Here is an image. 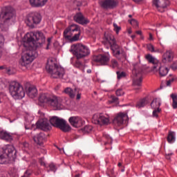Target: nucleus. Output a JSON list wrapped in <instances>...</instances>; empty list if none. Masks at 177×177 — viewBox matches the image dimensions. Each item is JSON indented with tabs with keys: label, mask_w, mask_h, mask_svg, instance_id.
<instances>
[{
	"label": "nucleus",
	"mask_w": 177,
	"mask_h": 177,
	"mask_svg": "<svg viewBox=\"0 0 177 177\" xmlns=\"http://www.w3.org/2000/svg\"><path fill=\"white\" fill-rule=\"evenodd\" d=\"M27 43L29 44H32L33 46L30 47V49L28 50L26 53L21 56V59L19 61V64L22 67H27L29 64H31L34 61V59L38 56L37 50L35 48L41 46L42 44H45V35L41 32H30L27 35Z\"/></svg>",
	"instance_id": "f257e3e1"
},
{
	"label": "nucleus",
	"mask_w": 177,
	"mask_h": 177,
	"mask_svg": "<svg viewBox=\"0 0 177 177\" xmlns=\"http://www.w3.org/2000/svg\"><path fill=\"white\" fill-rule=\"evenodd\" d=\"M16 17V12L11 6L5 7L0 15V28L2 31H6L10 24V21Z\"/></svg>",
	"instance_id": "f03ea898"
},
{
	"label": "nucleus",
	"mask_w": 177,
	"mask_h": 177,
	"mask_svg": "<svg viewBox=\"0 0 177 177\" xmlns=\"http://www.w3.org/2000/svg\"><path fill=\"white\" fill-rule=\"evenodd\" d=\"M81 35V28L77 24H71L65 28L63 32V37L67 41L75 42L80 39Z\"/></svg>",
	"instance_id": "7ed1b4c3"
},
{
	"label": "nucleus",
	"mask_w": 177,
	"mask_h": 177,
	"mask_svg": "<svg viewBox=\"0 0 177 177\" xmlns=\"http://www.w3.org/2000/svg\"><path fill=\"white\" fill-rule=\"evenodd\" d=\"M46 70L51 74L53 78H62L64 75V68L58 66L53 58L47 60Z\"/></svg>",
	"instance_id": "20e7f679"
},
{
	"label": "nucleus",
	"mask_w": 177,
	"mask_h": 177,
	"mask_svg": "<svg viewBox=\"0 0 177 177\" xmlns=\"http://www.w3.org/2000/svg\"><path fill=\"white\" fill-rule=\"evenodd\" d=\"M70 51L72 52L73 55L75 56L77 60H79V59H84V57H86V56L91 55L89 48L82 44L72 45Z\"/></svg>",
	"instance_id": "39448f33"
},
{
	"label": "nucleus",
	"mask_w": 177,
	"mask_h": 177,
	"mask_svg": "<svg viewBox=\"0 0 177 177\" xmlns=\"http://www.w3.org/2000/svg\"><path fill=\"white\" fill-rule=\"evenodd\" d=\"M9 91L14 99H23L26 96V91L23 86L17 82H12L10 84Z\"/></svg>",
	"instance_id": "423d86ee"
},
{
	"label": "nucleus",
	"mask_w": 177,
	"mask_h": 177,
	"mask_svg": "<svg viewBox=\"0 0 177 177\" xmlns=\"http://www.w3.org/2000/svg\"><path fill=\"white\" fill-rule=\"evenodd\" d=\"M50 124L55 128H59L63 132H70L71 131V127L70 124H67V122L64 119H60L57 116H53L50 119Z\"/></svg>",
	"instance_id": "0eeeda50"
},
{
	"label": "nucleus",
	"mask_w": 177,
	"mask_h": 177,
	"mask_svg": "<svg viewBox=\"0 0 177 177\" xmlns=\"http://www.w3.org/2000/svg\"><path fill=\"white\" fill-rule=\"evenodd\" d=\"M42 17L38 12H32L27 16L26 24L30 28H35V24H39Z\"/></svg>",
	"instance_id": "6e6552de"
},
{
	"label": "nucleus",
	"mask_w": 177,
	"mask_h": 177,
	"mask_svg": "<svg viewBox=\"0 0 177 177\" xmlns=\"http://www.w3.org/2000/svg\"><path fill=\"white\" fill-rule=\"evenodd\" d=\"M1 149L7 161H15L16 160L17 151L13 145H8Z\"/></svg>",
	"instance_id": "1a4fd4ad"
},
{
	"label": "nucleus",
	"mask_w": 177,
	"mask_h": 177,
	"mask_svg": "<svg viewBox=\"0 0 177 177\" xmlns=\"http://www.w3.org/2000/svg\"><path fill=\"white\" fill-rule=\"evenodd\" d=\"M109 121V118L99 113L94 114L92 119V122L97 125H107Z\"/></svg>",
	"instance_id": "9d476101"
},
{
	"label": "nucleus",
	"mask_w": 177,
	"mask_h": 177,
	"mask_svg": "<svg viewBox=\"0 0 177 177\" xmlns=\"http://www.w3.org/2000/svg\"><path fill=\"white\" fill-rule=\"evenodd\" d=\"M129 118H128V114L124 113H119L113 119V122L118 125V127H121L122 124L127 123Z\"/></svg>",
	"instance_id": "9b49d317"
},
{
	"label": "nucleus",
	"mask_w": 177,
	"mask_h": 177,
	"mask_svg": "<svg viewBox=\"0 0 177 177\" xmlns=\"http://www.w3.org/2000/svg\"><path fill=\"white\" fill-rule=\"evenodd\" d=\"M47 104L53 108L54 110H59L60 109V102H59V98L56 95H50Z\"/></svg>",
	"instance_id": "f8f14e48"
},
{
	"label": "nucleus",
	"mask_w": 177,
	"mask_h": 177,
	"mask_svg": "<svg viewBox=\"0 0 177 177\" xmlns=\"http://www.w3.org/2000/svg\"><path fill=\"white\" fill-rule=\"evenodd\" d=\"M94 62L100 63L102 66H107L110 62V55H98L94 57Z\"/></svg>",
	"instance_id": "ddd939ff"
},
{
	"label": "nucleus",
	"mask_w": 177,
	"mask_h": 177,
	"mask_svg": "<svg viewBox=\"0 0 177 177\" xmlns=\"http://www.w3.org/2000/svg\"><path fill=\"white\" fill-rule=\"evenodd\" d=\"M36 128L42 131H49L50 125L48 122V119H41L36 122Z\"/></svg>",
	"instance_id": "4468645a"
},
{
	"label": "nucleus",
	"mask_w": 177,
	"mask_h": 177,
	"mask_svg": "<svg viewBox=\"0 0 177 177\" xmlns=\"http://www.w3.org/2000/svg\"><path fill=\"white\" fill-rule=\"evenodd\" d=\"M73 20L78 24H82V26H85V24H88L90 22L89 19L85 18L81 12L76 13L73 17Z\"/></svg>",
	"instance_id": "2eb2a0df"
},
{
	"label": "nucleus",
	"mask_w": 177,
	"mask_h": 177,
	"mask_svg": "<svg viewBox=\"0 0 177 177\" xmlns=\"http://www.w3.org/2000/svg\"><path fill=\"white\" fill-rule=\"evenodd\" d=\"M118 5V1L115 0H104L101 3V6L104 9H114V8H117Z\"/></svg>",
	"instance_id": "dca6fc26"
},
{
	"label": "nucleus",
	"mask_w": 177,
	"mask_h": 177,
	"mask_svg": "<svg viewBox=\"0 0 177 177\" xmlns=\"http://www.w3.org/2000/svg\"><path fill=\"white\" fill-rule=\"evenodd\" d=\"M153 5L157 9H165L169 5V0H153Z\"/></svg>",
	"instance_id": "f3484780"
},
{
	"label": "nucleus",
	"mask_w": 177,
	"mask_h": 177,
	"mask_svg": "<svg viewBox=\"0 0 177 177\" xmlns=\"http://www.w3.org/2000/svg\"><path fill=\"white\" fill-rule=\"evenodd\" d=\"M46 138L45 133L41 132L33 137V140L37 145H39V146H42L46 140Z\"/></svg>",
	"instance_id": "a211bd4d"
},
{
	"label": "nucleus",
	"mask_w": 177,
	"mask_h": 177,
	"mask_svg": "<svg viewBox=\"0 0 177 177\" xmlns=\"http://www.w3.org/2000/svg\"><path fill=\"white\" fill-rule=\"evenodd\" d=\"M158 67H159V75H160V77H165V75L168 74V71H169V69H168V68L165 66H161V64L158 63L157 64L153 65V70H156V68H157Z\"/></svg>",
	"instance_id": "6ab92c4d"
},
{
	"label": "nucleus",
	"mask_w": 177,
	"mask_h": 177,
	"mask_svg": "<svg viewBox=\"0 0 177 177\" xmlns=\"http://www.w3.org/2000/svg\"><path fill=\"white\" fill-rule=\"evenodd\" d=\"M26 93L29 97L34 99L38 95V91L35 86H30L28 88H26Z\"/></svg>",
	"instance_id": "aec40b11"
},
{
	"label": "nucleus",
	"mask_w": 177,
	"mask_h": 177,
	"mask_svg": "<svg viewBox=\"0 0 177 177\" xmlns=\"http://www.w3.org/2000/svg\"><path fill=\"white\" fill-rule=\"evenodd\" d=\"M68 121L71 125H72V127H75V128H78V127H80V124L82 122L81 119L78 116H72L69 118Z\"/></svg>",
	"instance_id": "412c9836"
},
{
	"label": "nucleus",
	"mask_w": 177,
	"mask_h": 177,
	"mask_svg": "<svg viewBox=\"0 0 177 177\" xmlns=\"http://www.w3.org/2000/svg\"><path fill=\"white\" fill-rule=\"evenodd\" d=\"M0 139L6 140V142H12L13 140V137L10 133L6 131H0Z\"/></svg>",
	"instance_id": "4be33fe9"
},
{
	"label": "nucleus",
	"mask_w": 177,
	"mask_h": 177,
	"mask_svg": "<svg viewBox=\"0 0 177 177\" xmlns=\"http://www.w3.org/2000/svg\"><path fill=\"white\" fill-rule=\"evenodd\" d=\"M29 2L33 8H39L44 6L48 0H29Z\"/></svg>",
	"instance_id": "5701e85b"
},
{
	"label": "nucleus",
	"mask_w": 177,
	"mask_h": 177,
	"mask_svg": "<svg viewBox=\"0 0 177 177\" xmlns=\"http://www.w3.org/2000/svg\"><path fill=\"white\" fill-rule=\"evenodd\" d=\"M106 41H108L109 45H111V49H118V44H117V41H115L114 36H107Z\"/></svg>",
	"instance_id": "b1692460"
},
{
	"label": "nucleus",
	"mask_w": 177,
	"mask_h": 177,
	"mask_svg": "<svg viewBox=\"0 0 177 177\" xmlns=\"http://www.w3.org/2000/svg\"><path fill=\"white\" fill-rule=\"evenodd\" d=\"M174 59V53L171 50L167 51L162 56V62H172Z\"/></svg>",
	"instance_id": "393cba45"
},
{
	"label": "nucleus",
	"mask_w": 177,
	"mask_h": 177,
	"mask_svg": "<svg viewBox=\"0 0 177 177\" xmlns=\"http://www.w3.org/2000/svg\"><path fill=\"white\" fill-rule=\"evenodd\" d=\"M64 93L68 95L71 99H74L75 97V95H77V88L73 90L70 87H67L64 89Z\"/></svg>",
	"instance_id": "a878e982"
},
{
	"label": "nucleus",
	"mask_w": 177,
	"mask_h": 177,
	"mask_svg": "<svg viewBox=\"0 0 177 177\" xmlns=\"http://www.w3.org/2000/svg\"><path fill=\"white\" fill-rule=\"evenodd\" d=\"M50 95L48 93H41L39 97V102L40 103H46L48 104V101L49 100Z\"/></svg>",
	"instance_id": "bb28decb"
},
{
	"label": "nucleus",
	"mask_w": 177,
	"mask_h": 177,
	"mask_svg": "<svg viewBox=\"0 0 177 177\" xmlns=\"http://www.w3.org/2000/svg\"><path fill=\"white\" fill-rule=\"evenodd\" d=\"M167 140L168 143H174L176 140L175 132L169 131Z\"/></svg>",
	"instance_id": "cd10ccee"
},
{
	"label": "nucleus",
	"mask_w": 177,
	"mask_h": 177,
	"mask_svg": "<svg viewBox=\"0 0 177 177\" xmlns=\"http://www.w3.org/2000/svg\"><path fill=\"white\" fill-rule=\"evenodd\" d=\"M160 106H161V102L160 101H158L157 98L153 99L151 103V109H160Z\"/></svg>",
	"instance_id": "c85d7f7f"
},
{
	"label": "nucleus",
	"mask_w": 177,
	"mask_h": 177,
	"mask_svg": "<svg viewBox=\"0 0 177 177\" xmlns=\"http://www.w3.org/2000/svg\"><path fill=\"white\" fill-rule=\"evenodd\" d=\"M149 103V101L147 100V98H143L142 100H140V102L136 104V107L138 109H140L142 107H145L146 104Z\"/></svg>",
	"instance_id": "c756f323"
},
{
	"label": "nucleus",
	"mask_w": 177,
	"mask_h": 177,
	"mask_svg": "<svg viewBox=\"0 0 177 177\" xmlns=\"http://www.w3.org/2000/svg\"><path fill=\"white\" fill-rule=\"evenodd\" d=\"M170 97L173 100V103H172L173 109H177V94L172 93L171 94Z\"/></svg>",
	"instance_id": "7c9ffc66"
},
{
	"label": "nucleus",
	"mask_w": 177,
	"mask_h": 177,
	"mask_svg": "<svg viewBox=\"0 0 177 177\" xmlns=\"http://www.w3.org/2000/svg\"><path fill=\"white\" fill-rule=\"evenodd\" d=\"M142 81H143V78L142 77V76H140L138 79H133V86H142Z\"/></svg>",
	"instance_id": "2f4dec72"
},
{
	"label": "nucleus",
	"mask_w": 177,
	"mask_h": 177,
	"mask_svg": "<svg viewBox=\"0 0 177 177\" xmlns=\"http://www.w3.org/2000/svg\"><path fill=\"white\" fill-rule=\"evenodd\" d=\"M6 158L2 148H0V164H5L6 162Z\"/></svg>",
	"instance_id": "473e14b6"
},
{
	"label": "nucleus",
	"mask_w": 177,
	"mask_h": 177,
	"mask_svg": "<svg viewBox=\"0 0 177 177\" xmlns=\"http://www.w3.org/2000/svg\"><path fill=\"white\" fill-rule=\"evenodd\" d=\"M5 38L3 37V35H0V57L2 56V52H3V48H2V47L3 46Z\"/></svg>",
	"instance_id": "72a5a7b5"
},
{
	"label": "nucleus",
	"mask_w": 177,
	"mask_h": 177,
	"mask_svg": "<svg viewBox=\"0 0 177 177\" xmlns=\"http://www.w3.org/2000/svg\"><path fill=\"white\" fill-rule=\"evenodd\" d=\"M92 129H93V127H92V126L86 125L82 129V131L83 133H89L90 132H92Z\"/></svg>",
	"instance_id": "f704fd0d"
},
{
	"label": "nucleus",
	"mask_w": 177,
	"mask_h": 177,
	"mask_svg": "<svg viewBox=\"0 0 177 177\" xmlns=\"http://www.w3.org/2000/svg\"><path fill=\"white\" fill-rule=\"evenodd\" d=\"M120 49H121V47L120 46H118V48H111L113 53H115V57H117V59H120L119 56H120V55H121Z\"/></svg>",
	"instance_id": "c9c22d12"
},
{
	"label": "nucleus",
	"mask_w": 177,
	"mask_h": 177,
	"mask_svg": "<svg viewBox=\"0 0 177 177\" xmlns=\"http://www.w3.org/2000/svg\"><path fill=\"white\" fill-rule=\"evenodd\" d=\"M145 58L147 59V60H148V62L149 63H152L153 64H154V66H156V59H154V57H153V56H151V55L148 54L146 55Z\"/></svg>",
	"instance_id": "e433bc0d"
},
{
	"label": "nucleus",
	"mask_w": 177,
	"mask_h": 177,
	"mask_svg": "<svg viewBox=\"0 0 177 177\" xmlns=\"http://www.w3.org/2000/svg\"><path fill=\"white\" fill-rule=\"evenodd\" d=\"M75 67L80 68V70H82V71H84V68H85V66H84V64H82V63H81L79 60L75 62Z\"/></svg>",
	"instance_id": "4c0bfd02"
},
{
	"label": "nucleus",
	"mask_w": 177,
	"mask_h": 177,
	"mask_svg": "<svg viewBox=\"0 0 177 177\" xmlns=\"http://www.w3.org/2000/svg\"><path fill=\"white\" fill-rule=\"evenodd\" d=\"M147 48L149 52L154 53V52H159L158 49L155 50L154 46L151 44H149L147 45Z\"/></svg>",
	"instance_id": "58836bf2"
},
{
	"label": "nucleus",
	"mask_w": 177,
	"mask_h": 177,
	"mask_svg": "<svg viewBox=\"0 0 177 177\" xmlns=\"http://www.w3.org/2000/svg\"><path fill=\"white\" fill-rule=\"evenodd\" d=\"M129 22L130 23V24H131V26H133V27H134L135 28H138L139 23L136 19H132L131 20H129Z\"/></svg>",
	"instance_id": "ea45409f"
},
{
	"label": "nucleus",
	"mask_w": 177,
	"mask_h": 177,
	"mask_svg": "<svg viewBox=\"0 0 177 177\" xmlns=\"http://www.w3.org/2000/svg\"><path fill=\"white\" fill-rule=\"evenodd\" d=\"M116 74L118 75V80H121V78H125L127 77L125 72L117 71Z\"/></svg>",
	"instance_id": "a19ab883"
},
{
	"label": "nucleus",
	"mask_w": 177,
	"mask_h": 177,
	"mask_svg": "<svg viewBox=\"0 0 177 177\" xmlns=\"http://www.w3.org/2000/svg\"><path fill=\"white\" fill-rule=\"evenodd\" d=\"M111 67H112V68H115L116 67H118V62H117V60L115 59H111Z\"/></svg>",
	"instance_id": "79ce46f5"
},
{
	"label": "nucleus",
	"mask_w": 177,
	"mask_h": 177,
	"mask_svg": "<svg viewBox=\"0 0 177 177\" xmlns=\"http://www.w3.org/2000/svg\"><path fill=\"white\" fill-rule=\"evenodd\" d=\"M48 167L50 168V171H52L53 172H56L57 167H56V165L54 163H50Z\"/></svg>",
	"instance_id": "37998d69"
},
{
	"label": "nucleus",
	"mask_w": 177,
	"mask_h": 177,
	"mask_svg": "<svg viewBox=\"0 0 177 177\" xmlns=\"http://www.w3.org/2000/svg\"><path fill=\"white\" fill-rule=\"evenodd\" d=\"M177 77L176 76H174L173 77H171V79L167 81V86H171V84H172V82H174V81L176 80Z\"/></svg>",
	"instance_id": "c03bdc74"
},
{
	"label": "nucleus",
	"mask_w": 177,
	"mask_h": 177,
	"mask_svg": "<svg viewBox=\"0 0 177 177\" xmlns=\"http://www.w3.org/2000/svg\"><path fill=\"white\" fill-rule=\"evenodd\" d=\"M113 30L114 31H115L116 34H118L120 31H121V26H118L117 24H113Z\"/></svg>",
	"instance_id": "a18cd8bd"
},
{
	"label": "nucleus",
	"mask_w": 177,
	"mask_h": 177,
	"mask_svg": "<svg viewBox=\"0 0 177 177\" xmlns=\"http://www.w3.org/2000/svg\"><path fill=\"white\" fill-rule=\"evenodd\" d=\"M153 117H156V118L158 117V113H160L161 111V109L158 108V109H153Z\"/></svg>",
	"instance_id": "49530a36"
},
{
	"label": "nucleus",
	"mask_w": 177,
	"mask_h": 177,
	"mask_svg": "<svg viewBox=\"0 0 177 177\" xmlns=\"http://www.w3.org/2000/svg\"><path fill=\"white\" fill-rule=\"evenodd\" d=\"M115 93L116 96H122V95H124V91L121 88H118Z\"/></svg>",
	"instance_id": "de8ad7c7"
},
{
	"label": "nucleus",
	"mask_w": 177,
	"mask_h": 177,
	"mask_svg": "<svg viewBox=\"0 0 177 177\" xmlns=\"http://www.w3.org/2000/svg\"><path fill=\"white\" fill-rule=\"evenodd\" d=\"M111 102L112 103H118V97H117L114 95H112L111 97Z\"/></svg>",
	"instance_id": "09e8293b"
},
{
	"label": "nucleus",
	"mask_w": 177,
	"mask_h": 177,
	"mask_svg": "<svg viewBox=\"0 0 177 177\" xmlns=\"http://www.w3.org/2000/svg\"><path fill=\"white\" fill-rule=\"evenodd\" d=\"M51 42H52V38L48 37V38L47 39V46H46V49L48 50V49L50 48L49 46H50Z\"/></svg>",
	"instance_id": "8fccbe9b"
},
{
	"label": "nucleus",
	"mask_w": 177,
	"mask_h": 177,
	"mask_svg": "<svg viewBox=\"0 0 177 177\" xmlns=\"http://www.w3.org/2000/svg\"><path fill=\"white\" fill-rule=\"evenodd\" d=\"M108 175H111V176H114V169H110L108 171Z\"/></svg>",
	"instance_id": "3c124183"
},
{
	"label": "nucleus",
	"mask_w": 177,
	"mask_h": 177,
	"mask_svg": "<svg viewBox=\"0 0 177 177\" xmlns=\"http://www.w3.org/2000/svg\"><path fill=\"white\" fill-rule=\"evenodd\" d=\"M173 155H174L173 153H166V158H167V160H171V156H173Z\"/></svg>",
	"instance_id": "603ef678"
},
{
	"label": "nucleus",
	"mask_w": 177,
	"mask_h": 177,
	"mask_svg": "<svg viewBox=\"0 0 177 177\" xmlns=\"http://www.w3.org/2000/svg\"><path fill=\"white\" fill-rule=\"evenodd\" d=\"M104 138L107 139L109 140V142H111V138H110V136H109L108 135H104Z\"/></svg>",
	"instance_id": "864d4df0"
},
{
	"label": "nucleus",
	"mask_w": 177,
	"mask_h": 177,
	"mask_svg": "<svg viewBox=\"0 0 177 177\" xmlns=\"http://www.w3.org/2000/svg\"><path fill=\"white\" fill-rule=\"evenodd\" d=\"M171 67L172 70H174V71H175V70H177L176 64H173V65H171Z\"/></svg>",
	"instance_id": "5fc2aeb1"
},
{
	"label": "nucleus",
	"mask_w": 177,
	"mask_h": 177,
	"mask_svg": "<svg viewBox=\"0 0 177 177\" xmlns=\"http://www.w3.org/2000/svg\"><path fill=\"white\" fill-rule=\"evenodd\" d=\"M76 99L77 100H80V99H81V93H77Z\"/></svg>",
	"instance_id": "6e6d98bb"
},
{
	"label": "nucleus",
	"mask_w": 177,
	"mask_h": 177,
	"mask_svg": "<svg viewBox=\"0 0 177 177\" xmlns=\"http://www.w3.org/2000/svg\"><path fill=\"white\" fill-rule=\"evenodd\" d=\"M136 34H138V35H142V31L141 30H138L136 32Z\"/></svg>",
	"instance_id": "4d7b16f0"
},
{
	"label": "nucleus",
	"mask_w": 177,
	"mask_h": 177,
	"mask_svg": "<svg viewBox=\"0 0 177 177\" xmlns=\"http://www.w3.org/2000/svg\"><path fill=\"white\" fill-rule=\"evenodd\" d=\"M153 39V35L151 33L149 34V40L151 41Z\"/></svg>",
	"instance_id": "13d9d810"
},
{
	"label": "nucleus",
	"mask_w": 177,
	"mask_h": 177,
	"mask_svg": "<svg viewBox=\"0 0 177 177\" xmlns=\"http://www.w3.org/2000/svg\"><path fill=\"white\" fill-rule=\"evenodd\" d=\"M5 68V66H0V70H3Z\"/></svg>",
	"instance_id": "bf43d9fd"
},
{
	"label": "nucleus",
	"mask_w": 177,
	"mask_h": 177,
	"mask_svg": "<svg viewBox=\"0 0 177 177\" xmlns=\"http://www.w3.org/2000/svg\"><path fill=\"white\" fill-rule=\"evenodd\" d=\"M133 2H136V3H138V2H140L142 0H133Z\"/></svg>",
	"instance_id": "052dcab7"
},
{
	"label": "nucleus",
	"mask_w": 177,
	"mask_h": 177,
	"mask_svg": "<svg viewBox=\"0 0 177 177\" xmlns=\"http://www.w3.org/2000/svg\"><path fill=\"white\" fill-rule=\"evenodd\" d=\"M128 33H129V34H132V30L129 29V30H128Z\"/></svg>",
	"instance_id": "680f3d73"
},
{
	"label": "nucleus",
	"mask_w": 177,
	"mask_h": 177,
	"mask_svg": "<svg viewBox=\"0 0 177 177\" xmlns=\"http://www.w3.org/2000/svg\"><path fill=\"white\" fill-rule=\"evenodd\" d=\"M87 73H88V74H91V73H92V71H91V69H88V70H87Z\"/></svg>",
	"instance_id": "e2e57ef3"
},
{
	"label": "nucleus",
	"mask_w": 177,
	"mask_h": 177,
	"mask_svg": "<svg viewBox=\"0 0 177 177\" xmlns=\"http://www.w3.org/2000/svg\"><path fill=\"white\" fill-rule=\"evenodd\" d=\"M95 177H100V174H99V173H97V174H95Z\"/></svg>",
	"instance_id": "0e129e2a"
},
{
	"label": "nucleus",
	"mask_w": 177,
	"mask_h": 177,
	"mask_svg": "<svg viewBox=\"0 0 177 177\" xmlns=\"http://www.w3.org/2000/svg\"><path fill=\"white\" fill-rule=\"evenodd\" d=\"M81 176V174H76L74 177H80Z\"/></svg>",
	"instance_id": "69168bd1"
},
{
	"label": "nucleus",
	"mask_w": 177,
	"mask_h": 177,
	"mask_svg": "<svg viewBox=\"0 0 177 177\" xmlns=\"http://www.w3.org/2000/svg\"><path fill=\"white\" fill-rule=\"evenodd\" d=\"M118 167H122V163L119 162V163L118 164Z\"/></svg>",
	"instance_id": "338daca9"
},
{
	"label": "nucleus",
	"mask_w": 177,
	"mask_h": 177,
	"mask_svg": "<svg viewBox=\"0 0 177 177\" xmlns=\"http://www.w3.org/2000/svg\"><path fill=\"white\" fill-rule=\"evenodd\" d=\"M41 165H45V162H41Z\"/></svg>",
	"instance_id": "774afa93"
}]
</instances>
